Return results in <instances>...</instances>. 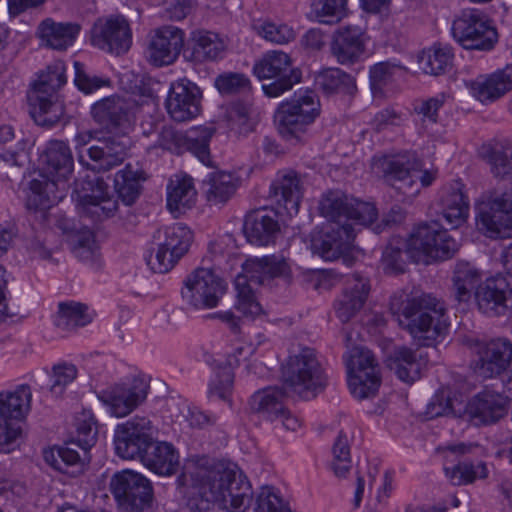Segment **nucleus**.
I'll return each instance as SVG.
<instances>
[{
	"label": "nucleus",
	"instance_id": "nucleus-1",
	"mask_svg": "<svg viewBox=\"0 0 512 512\" xmlns=\"http://www.w3.org/2000/svg\"><path fill=\"white\" fill-rule=\"evenodd\" d=\"M322 259L333 261L342 258L351 266L354 259L349 255L356 232L351 221L370 225L377 218L374 204L356 199L339 189L329 190L322 197Z\"/></svg>",
	"mask_w": 512,
	"mask_h": 512
},
{
	"label": "nucleus",
	"instance_id": "nucleus-2",
	"mask_svg": "<svg viewBox=\"0 0 512 512\" xmlns=\"http://www.w3.org/2000/svg\"><path fill=\"white\" fill-rule=\"evenodd\" d=\"M178 481L227 512H244L252 500V487L236 465H212L207 458L189 461Z\"/></svg>",
	"mask_w": 512,
	"mask_h": 512
},
{
	"label": "nucleus",
	"instance_id": "nucleus-3",
	"mask_svg": "<svg viewBox=\"0 0 512 512\" xmlns=\"http://www.w3.org/2000/svg\"><path fill=\"white\" fill-rule=\"evenodd\" d=\"M390 311L398 324L420 346H432L445 334L448 324L445 309L433 296L425 293L393 296Z\"/></svg>",
	"mask_w": 512,
	"mask_h": 512
},
{
	"label": "nucleus",
	"instance_id": "nucleus-4",
	"mask_svg": "<svg viewBox=\"0 0 512 512\" xmlns=\"http://www.w3.org/2000/svg\"><path fill=\"white\" fill-rule=\"evenodd\" d=\"M507 397L499 393L484 391L474 396L465 406L463 415L455 410L449 392L441 389L427 404L425 414L428 419L440 416H459L475 426L490 425L498 422L508 412Z\"/></svg>",
	"mask_w": 512,
	"mask_h": 512
},
{
	"label": "nucleus",
	"instance_id": "nucleus-5",
	"mask_svg": "<svg viewBox=\"0 0 512 512\" xmlns=\"http://www.w3.org/2000/svg\"><path fill=\"white\" fill-rule=\"evenodd\" d=\"M448 229L440 219L419 224L406 241V254L413 262L424 264L453 257L459 244Z\"/></svg>",
	"mask_w": 512,
	"mask_h": 512
},
{
	"label": "nucleus",
	"instance_id": "nucleus-6",
	"mask_svg": "<svg viewBox=\"0 0 512 512\" xmlns=\"http://www.w3.org/2000/svg\"><path fill=\"white\" fill-rule=\"evenodd\" d=\"M320 99L310 88H301L286 101L279 104L275 112V124L279 134L286 141H299L307 126L319 116Z\"/></svg>",
	"mask_w": 512,
	"mask_h": 512
},
{
	"label": "nucleus",
	"instance_id": "nucleus-7",
	"mask_svg": "<svg viewBox=\"0 0 512 512\" xmlns=\"http://www.w3.org/2000/svg\"><path fill=\"white\" fill-rule=\"evenodd\" d=\"M319 362L317 352L311 348H303L290 356L282 365L281 379L290 393L304 400L314 399L319 388Z\"/></svg>",
	"mask_w": 512,
	"mask_h": 512
},
{
	"label": "nucleus",
	"instance_id": "nucleus-8",
	"mask_svg": "<svg viewBox=\"0 0 512 512\" xmlns=\"http://www.w3.org/2000/svg\"><path fill=\"white\" fill-rule=\"evenodd\" d=\"M453 38L465 49L491 50L498 41L496 28L478 9H463L453 20Z\"/></svg>",
	"mask_w": 512,
	"mask_h": 512
},
{
	"label": "nucleus",
	"instance_id": "nucleus-9",
	"mask_svg": "<svg viewBox=\"0 0 512 512\" xmlns=\"http://www.w3.org/2000/svg\"><path fill=\"white\" fill-rule=\"evenodd\" d=\"M253 72L260 79H274L270 84L262 85L268 97H278L301 81V71L292 68L290 56L282 51L272 50L254 64Z\"/></svg>",
	"mask_w": 512,
	"mask_h": 512
},
{
	"label": "nucleus",
	"instance_id": "nucleus-10",
	"mask_svg": "<svg viewBox=\"0 0 512 512\" xmlns=\"http://www.w3.org/2000/svg\"><path fill=\"white\" fill-rule=\"evenodd\" d=\"M227 284L212 268L199 267L183 281V301L195 309H211L218 305Z\"/></svg>",
	"mask_w": 512,
	"mask_h": 512
},
{
	"label": "nucleus",
	"instance_id": "nucleus-11",
	"mask_svg": "<svg viewBox=\"0 0 512 512\" xmlns=\"http://www.w3.org/2000/svg\"><path fill=\"white\" fill-rule=\"evenodd\" d=\"M110 487L124 512H151L153 488L151 482L142 474L124 470L114 475Z\"/></svg>",
	"mask_w": 512,
	"mask_h": 512
},
{
	"label": "nucleus",
	"instance_id": "nucleus-12",
	"mask_svg": "<svg viewBox=\"0 0 512 512\" xmlns=\"http://www.w3.org/2000/svg\"><path fill=\"white\" fill-rule=\"evenodd\" d=\"M157 250L147 260L154 272L166 273L187 253L192 242V232L182 224H173L157 230L154 235Z\"/></svg>",
	"mask_w": 512,
	"mask_h": 512
},
{
	"label": "nucleus",
	"instance_id": "nucleus-13",
	"mask_svg": "<svg viewBox=\"0 0 512 512\" xmlns=\"http://www.w3.org/2000/svg\"><path fill=\"white\" fill-rule=\"evenodd\" d=\"M476 226L491 239L512 237V195L491 193L478 207Z\"/></svg>",
	"mask_w": 512,
	"mask_h": 512
},
{
	"label": "nucleus",
	"instance_id": "nucleus-14",
	"mask_svg": "<svg viewBox=\"0 0 512 512\" xmlns=\"http://www.w3.org/2000/svg\"><path fill=\"white\" fill-rule=\"evenodd\" d=\"M153 425L146 417L135 416L117 425L115 451L123 459H140L153 441Z\"/></svg>",
	"mask_w": 512,
	"mask_h": 512
},
{
	"label": "nucleus",
	"instance_id": "nucleus-15",
	"mask_svg": "<svg viewBox=\"0 0 512 512\" xmlns=\"http://www.w3.org/2000/svg\"><path fill=\"white\" fill-rule=\"evenodd\" d=\"M380 166L385 181L401 194L410 196L419 192L415 177L421 171L422 163L415 153L384 157Z\"/></svg>",
	"mask_w": 512,
	"mask_h": 512
},
{
	"label": "nucleus",
	"instance_id": "nucleus-16",
	"mask_svg": "<svg viewBox=\"0 0 512 512\" xmlns=\"http://www.w3.org/2000/svg\"><path fill=\"white\" fill-rule=\"evenodd\" d=\"M149 388L146 378L135 377L129 384L115 385L103 390L98 398L111 415L122 418L132 413L146 400Z\"/></svg>",
	"mask_w": 512,
	"mask_h": 512
},
{
	"label": "nucleus",
	"instance_id": "nucleus-17",
	"mask_svg": "<svg viewBox=\"0 0 512 512\" xmlns=\"http://www.w3.org/2000/svg\"><path fill=\"white\" fill-rule=\"evenodd\" d=\"M201 91L187 78L179 79L170 85L165 101L169 116L176 122H186L200 114Z\"/></svg>",
	"mask_w": 512,
	"mask_h": 512
},
{
	"label": "nucleus",
	"instance_id": "nucleus-18",
	"mask_svg": "<svg viewBox=\"0 0 512 512\" xmlns=\"http://www.w3.org/2000/svg\"><path fill=\"white\" fill-rule=\"evenodd\" d=\"M477 359L474 371L484 378L500 375L512 360V343L506 339H495L476 346Z\"/></svg>",
	"mask_w": 512,
	"mask_h": 512
},
{
	"label": "nucleus",
	"instance_id": "nucleus-19",
	"mask_svg": "<svg viewBox=\"0 0 512 512\" xmlns=\"http://www.w3.org/2000/svg\"><path fill=\"white\" fill-rule=\"evenodd\" d=\"M135 104L118 95H112L94 103L91 114L95 122L108 130L127 129L134 122Z\"/></svg>",
	"mask_w": 512,
	"mask_h": 512
},
{
	"label": "nucleus",
	"instance_id": "nucleus-20",
	"mask_svg": "<svg viewBox=\"0 0 512 512\" xmlns=\"http://www.w3.org/2000/svg\"><path fill=\"white\" fill-rule=\"evenodd\" d=\"M92 44L102 50L120 55L126 53L132 43L127 20L122 16L97 24L92 30Z\"/></svg>",
	"mask_w": 512,
	"mask_h": 512
},
{
	"label": "nucleus",
	"instance_id": "nucleus-21",
	"mask_svg": "<svg viewBox=\"0 0 512 512\" xmlns=\"http://www.w3.org/2000/svg\"><path fill=\"white\" fill-rule=\"evenodd\" d=\"M184 45V33L174 26L157 29L152 36L147 53L148 60L157 67L172 64Z\"/></svg>",
	"mask_w": 512,
	"mask_h": 512
},
{
	"label": "nucleus",
	"instance_id": "nucleus-22",
	"mask_svg": "<svg viewBox=\"0 0 512 512\" xmlns=\"http://www.w3.org/2000/svg\"><path fill=\"white\" fill-rule=\"evenodd\" d=\"M512 289L506 277L496 275L480 283L475 290L479 310L488 316L504 315Z\"/></svg>",
	"mask_w": 512,
	"mask_h": 512
},
{
	"label": "nucleus",
	"instance_id": "nucleus-23",
	"mask_svg": "<svg viewBox=\"0 0 512 512\" xmlns=\"http://www.w3.org/2000/svg\"><path fill=\"white\" fill-rule=\"evenodd\" d=\"M237 277L245 278L246 285H265L274 278H283L289 282L291 271L284 259L271 255L247 259Z\"/></svg>",
	"mask_w": 512,
	"mask_h": 512
},
{
	"label": "nucleus",
	"instance_id": "nucleus-24",
	"mask_svg": "<svg viewBox=\"0 0 512 512\" xmlns=\"http://www.w3.org/2000/svg\"><path fill=\"white\" fill-rule=\"evenodd\" d=\"M302 197L301 182L293 170L279 171L270 185L269 198L273 200L280 213L292 217L299 211Z\"/></svg>",
	"mask_w": 512,
	"mask_h": 512
},
{
	"label": "nucleus",
	"instance_id": "nucleus-25",
	"mask_svg": "<svg viewBox=\"0 0 512 512\" xmlns=\"http://www.w3.org/2000/svg\"><path fill=\"white\" fill-rule=\"evenodd\" d=\"M364 30L357 25H347L337 29L332 37L330 49L341 64L358 61L365 51Z\"/></svg>",
	"mask_w": 512,
	"mask_h": 512
},
{
	"label": "nucleus",
	"instance_id": "nucleus-26",
	"mask_svg": "<svg viewBox=\"0 0 512 512\" xmlns=\"http://www.w3.org/2000/svg\"><path fill=\"white\" fill-rule=\"evenodd\" d=\"M471 94L483 104L492 103L512 90V64L488 77L480 76L466 83Z\"/></svg>",
	"mask_w": 512,
	"mask_h": 512
},
{
	"label": "nucleus",
	"instance_id": "nucleus-27",
	"mask_svg": "<svg viewBox=\"0 0 512 512\" xmlns=\"http://www.w3.org/2000/svg\"><path fill=\"white\" fill-rule=\"evenodd\" d=\"M44 174L56 186L59 182H66L73 173L72 152L64 141L52 140L45 150Z\"/></svg>",
	"mask_w": 512,
	"mask_h": 512
},
{
	"label": "nucleus",
	"instance_id": "nucleus-28",
	"mask_svg": "<svg viewBox=\"0 0 512 512\" xmlns=\"http://www.w3.org/2000/svg\"><path fill=\"white\" fill-rule=\"evenodd\" d=\"M371 291L370 280L359 273L347 280V288L336 306L337 317L343 322L350 321L364 306Z\"/></svg>",
	"mask_w": 512,
	"mask_h": 512
},
{
	"label": "nucleus",
	"instance_id": "nucleus-29",
	"mask_svg": "<svg viewBox=\"0 0 512 512\" xmlns=\"http://www.w3.org/2000/svg\"><path fill=\"white\" fill-rule=\"evenodd\" d=\"M243 232L251 244L267 246L275 242L280 226L274 215L265 209H258L246 215Z\"/></svg>",
	"mask_w": 512,
	"mask_h": 512
},
{
	"label": "nucleus",
	"instance_id": "nucleus-30",
	"mask_svg": "<svg viewBox=\"0 0 512 512\" xmlns=\"http://www.w3.org/2000/svg\"><path fill=\"white\" fill-rule=\"evenodd\" d=\"M289 390L283 385L267 386L252 394L249 406L252 412L263 419L275 421L280 418L286 407Z\"/></svg>",
	"mask_w": 512,
	"mask_h": 512
},
{
	"label": "nucleus",
	"instance_id": "nucleus-31",
	"mask_svg": "<svg viewBox=\"0 0 512 512\" xmlns=\"http://www.w3.org/2000/svg\"><path fill=\"white\" fill-rule=\"evenodd\" d=\"M139 460L146 468L161 476L173 475L179 467V454L175 447L166 441L153 439Z\"/></svg>",
	"mask_w": 512,
	"mask_h": 512
},
{
	"label": "nucleus",
	"instance_id": "nucleus-32",
	"mask_svg": "<svg viewBox=\"0 0 512 512\" xmlns=\"http://www.w3.org/2000/svg\"><path fill=\"white\" fill-rule=\"evenodd\" d=\"M224 51L225 44L217 34L209 31H195L184 50V56L190 61L202 63L221 58Z\"/></svg>",
	"mask_w": 512,
	"mask_h": 512
},
{
	"label": "nucleus",
	"instance_id": "nucleus-33",
	"mask_svg": "<svg viewBox=\"0 0 512 512\" xmlns=\"http://www.w3.org/2000/svg\"><path fill=\"white\" fill-rule=\"evenodd\" d=\"M387 365L400 380L413 383L420 378L426 360L416 351L399 347L390 356Z\"/></svg>",
	"mask_w": 512,
	"mask_h": 512
},
{
	"label": "nucleus",
	"instance_id": "nucleus-34",
	"mask_svg": "<svg viewBox=\"0 0 512 512\" xmlns=\"http://www.w3.org/2000/svg\"><path fill=\"white\" fill-rule=\"evenodd\" d=\"M80 32V26L71 22H55L51 18L43 20L38 27V35L46 46L55 50H65L71 46Z\"/></svg>",
	"mask_w": 512,
	"mask_h": 512
},
{
	"label": "nucleus",
	"instance_id": "nucleus-35",
	"mask_svg": "<svg viewBox=\"0 0 512 512\" xmlns=\"http://www.w3.org/2000/svg\"><path fill=\"white\" fill-rule=\"evenodd\" d=\"M193 179L188 175H174L167 185V208L172 213H184L196 201Z\"/></svg>",
	"mask_w": 512,
	"mask_h": 512
},
{
	"label": "nucleus",
	"instance_id": "nucleus-36",
	"mask_svg": "<svg viewBox=\"0 0 512 512\" xmlns=\"http://www.w3.org/2000/svg\"><path fill=\"white\" fill-rule=\"evenodd\" d=\"M441 206L442 217L440 220L444 221L448 227L454 229L465 222L468 216L469 202L463 194L459 183L442 195Z\"/></svg>",
	"mask_w": 512,
	"mask_h": 512
},
{
	"label": "nucleus",
	"instance_id": "nucleus-37",
	"mask_svg": "<svg viewBox=\"0 0 512 512\" xmlns=\"http://www.w3.org/2000/svg\"><path fill=\"white\" fill-rule=\"evenodd\" d=\"M29 100L30 115L37 125L50 128L63 119L65 107L58 97L30 95Z\"/></svg>",
	"mask_w": 512,
	"mask_h": 512
},
{
	"label": "nucleus",
	"instance_id": "nucleus-38",
	"mask_svg": "<svg viewBox=\"0 0 512 512\" xmlns=\"http://www.w3.org/2000/svg\"><path fill=\"white\" fill-rule=\"evenodd\" d=\"M31 398V389L28 385H20L13 391L0 392V418H24L30 410Z\"/></svg>",
	"mask_w": 512,
	"mask_h": 512
},
{
	"label": "nucleus",
	"instance_id": "nucleus-39",
	"mask_svg": "<svg viewBox=\"0 0 512 512\" xmlns=\"http://www.w3.org/2000/svg\"><path fill=\"white\" fill-rule=\"evenodd\" d=\"M144 180H146L145 172L130 163L116 173L115 190L125 205L130 206L135 203L141 192V182Z\"/></svg>",
	"mask_w": 512,
	"mask_h": 512
},
{
	"label": "nucleus",
	"instance_id": "nucleus-40",
	"mask_svg": "<svg viewBox=\"0 0 512 512\" xmlns=\"http://www.w3.org/2000/svg\"><path fill=\"white\" fill-rule=\"evenodd\" d=\"M480 271L469 262L459 261L453 271V296L459 304L467 303L480 284Z\"/></svg>",
	"mask_w": 512,
	"mask_h": 512
},
{
	"label": "nucleus",
	"instance_id": "nucleus-41",
	"mask_svg": "<svg viewBox=\"0 0 512 512\" xmlns=\"http://www.w3.org/2000/svg\"><path fill=\"white\" fill-rule=\"evenodd\" d=\"M205 195L211 205H221L226 203L236 192L238 179L231 173L225 171H216L210 173L207 180Z\"/></svg>",
	"mask_w": 512,
	"mask_h": 512
},
{
	"label": "nucleus",
	"instance_id": "nucleus-42",
	"mask_svg": "<svg viewBox=\"0 0 512 512\" xmlns=\"http://www.w3.org/2000/svg\"><path fill=\"white\" fill-rule=\"evenodd\" d=\"M66 68L62 61H55L47 66L33 84V96L58 97L57 90L66 83Z\"/></svg>",
	"mask_w": 512,
	"mask_h": 512
},
{
	"label": "nucleus",
	"instance_id": "nucleus-43",
	"mask_svg": "<svg viewBox=\"0 0 512 512\" xmlns=\"http://www.w3.org/2000/svg\"><path fill=\"white\" fill-rule=\"evenodd\" d=\"M87 306L79 302H61L55 317V325L62 330H73L91 322Z\"/></svg>",
	"mask_w": 512,
	"mask_h": 512
},
{
	"label": "nucleus",
	"instance_id": "nucleus-44",
	"mask_svg": "<svg viewBox=\"0 0 512 512\" xmlns=\"http://www.w3.org/2000/svg\"><path fill=\"white\" fill-rule=\"evenodd\" d=\"M305 251L303 252V280L305 282L314 281V288L320 287V269L312 267L317 264L320 258V230L315 228L308 236L303 239Z\"/></svg>",
	"mask_w": 512,
	"mask_h": 512
},
{
	"label": "nucleus",
	"instance_id": "nucleus-45",
	"mask_svg": "<svg viewBox=\"0 0 512 512\" xmlns=\"http://www.w3.org/2000/svg\"><path fill=\"white\" fill-rule=\"evenodd\" d=\"M452 62L453 54L449 47L433 46L419 57V63L422 65L424 72L434 76L444 74L450 70Z\"/></svg>",
	"mask_w": 512,
	"mask_h": 512
},
{
	"label": "nucleus",
	"instance_id": "nucleus-46",
	"mask_svg": "<svg viewBox=\"0 0 512 512\" xmlns=\"http://www.w3.org/2000/svg\"><path fill=\"white\" fill-rule=\"evenodd\" d=\"M483 159L489 164L495 178L506 179L512 175V148L485 147Z\"/></svg>",
	"mask_w": 512,
	"mask_h": 512
},
{
	"label": "nucleus",
	"instance_id": "nucleus-47",
	"mask_svg": "<svg viewBox=\"0 0 512 512\" xmlns=\"http://www.w3.org/2000/svg\"><path fill=\"white\" fill-rule=\"evenodd\" d=\"M357 90L352 76L339 68L322 70V92L331 95L334 93L353 94Z\"/></svg>",
	"mask_w": 512,
	"mask_h": 512
},
{
	"label": "nucleus",
	"instance_id": "nucleus-48",
	"mask_svg": "<svg viewBox=\"0 0 512 512\" xmlns=\"http://www.w3.org/2000/svg\"><path fill=\"white\" fill-rule=\"evenodd\" d=\"M346 366L348 375L380 373L374 354L366 347H353L347 352Z\"/></svg>",
	"mask_w": 512,
	"mask_h": 512
},
{
	"label": "nucleus",
	"instance_id": "nucleus-49",
	"mask_svg": "<svg viewBox=\"0 0 512 512\" xmlns=\"http://www.w3.org/2000/svg\"><path fill=\"white\" fill-rule=\"evenodd\" d=\"M44 459L52 468L65 474H74L75 471H70V469L81 466L78 452L68 446L45 450Z\"/></svg>",
	"mask_w": 512,
	"mask_h": 512
},
{
	"label": "nucleus",
	"instance_id": "nucleus-50",
	"mask_svg": "<svg viewBox=\"0 0 512 512\" xmlns=\"http://www.w3.org/2000/svg\"><path fill=\"white\" fill-rule=\"evenodd\" d=\"M71 250L76 258L91 265H96L100 257L99 247L90 230L81 231L73 236Z\"/></svg>",
	"mask_w": 512,
	"mask_h": 512
},
{
	"label": "nucleus",
	"instance_id": "nucleus-51",
	"mask_svg": "<svg viewBox=\"0 0 512 512\" xmlns=\"http://www.w3.org/2000/svg\"><path fill=\"white\" fill-rule=\"evenodd\" d=\"M380 385V373L348 375L350 393L359 400L375 397Z\"/></svg>",
	"mask_w": 512,
	"mask_h": 512
},
{
	"label": "nucleus",
	"instance_id": "nucleus-52",
	"mask_svg": "<svg viewBox=\"0 0 512 512\" xmlns=\"http://www.w3.org/2000/svg\"><path fill=\"white\" fill-rule=\"evenodd\" d=\"M215 132L213 127H198L186 137L188 149L206 166H210L209 141Z\"/></svg>",
	"mask_w": 512,
	"mask_h": 512
},
{
	"label": "nucleus",
	"instance_id": "nucleus-53",
	"mask_svg": "<svg viewBox=\"0 0 512 512\" xmlns=\"http://www.w3.org/2000/svg\"><path fill=\"white\" fill-rule=\"evenodd\" d=\"M235 288L237 291L235 308L244 316L255 317L261 314L262 307L257 301L252 286L246 285L243 277H236Z\"/></svg>",
	"mask_w": 512,
	"mask_h": 512
},
{
	"label": "nucleus",
	"instance_id": "nucleus-54",
	"mask_svg": "<svg viewBox=\"0 0 512 512\" xmlns=\"http://www.w3.org/2000/svg\"><path fill=\"white\" fill-rule=\"evenodd\" d=\"M445 471L451 483L456 486L472 483L476 478H486L488 474L484 462H480L476 466L468 463H460L452 469L446 468Z\"/></svg>",
	"mask_w": 512,
	"mask_h": 512
},
{
	"label": "nucleus",
	"instance_id": "nucleus-55",
	"mask_svg": "<svg viewBox=\"0 0 512 512\" xmlns=\"http://www.w3.org/2000/svg\"><path fill=\"white\" fill-rule=\"evenodd\" d=\"M333 461L331 469L338 478H344L351 469L350 447L345 434L342 432L337 436L332 446Z\"/></svg>",
	"mask_w": 512,
	"mask_h": 512
},
{
	"label": "nucleus",
	"instance_id": "nucleus-56",
	"mask_svg": "<svg viewBox=\"0 0 512 512\" xmlns=\"http://www.w3.org/2000/svg\"><path fill=\"white\" fill-rule=\"evenodd\" d=\"M254 29L266 41L274 44H287L296 37L293 28L287 24H276L274 22L265 21L254 25Z\"/></svg>",
	"mask_w": 512,
	"mask_h": 512
},
{
	"label": "nucleus",
	"instance_id": "nucleus-57",
	"mask_svg": "<svg viewBox=\"0 0 512 512\" xmlns=\"http://www.w3.org/2000/svg\"><path fill=\"white\" fill-rule=\"evenodd\" d=\"M254 512H291V509L274 488L265 486L256 496Z\"/></svg>",
	"mask_w": 512,
	"mask_h": 512
},
{
	"label": "nucleus",
	"instance_id": "nucleus-58",
	"mask_svg": "<svg viewBox=\"0 0 512 512\" xmlns=\"http://www.w3.org/2000/svg\"><path fill=\"white\" fill-rule=\"evenodd\" d=\"M76 442L84 450L91 448L96 442L97 427L90 411L84 410L76 418Z\"/></svg>",
	"mask_w": 512,
	"mask_h": 512
},
{
	"label": "nucleus",
	"instance_id": "nucleus-59",
	"mask_svg": "<svg viewBox=\"0 0 512 512\" xmlns=\"http://www.w3.org/2000/svg\"><path fill=\"white\" fill-rule=\"evenodd\" d=\"M215 86L224 95L245 93L251 89L249 78L242 73L236 72L220 74L215 79Z\"/></svg>",
	"mask_w": 512,
	"mask_h": 512
},
{
	"label": "nucleus",
	"instance_id": "nucleus-60",
	"mask_svg": "<svg viewBox=\"0 0 512 512\" xmlns=\"http://www.w3.org/2000/svg\"><path fill=\"white\" fill-rule=\"evenodd\" d=\"M77 376V368L73 364H57L52 368L50 391L55 396H60L66 386L73 382Z\"/></svg>",
	"mask_w": 512,
	"mask_h": 512
},
{
	"label": "nucleus",
	"instance_id": "nucleus-61",
	"mask_svg": "<svg viewBox=\"0 0 512 512\" xmlns=\"http://www.w3.org/2000/svg\"><path fill=\"white\" fill-rule=\"evenodd\" d=\"M234 375L230 367H219L209 384V394L227 400L233 387Z\"/></svg>",
	"mask_w": 512,
	"mask_h": 512
},
{
	"label": "nucleus",
	"instance_id": "nucleus-62",
	"mask_svg": "<svg viewBox=\"0 0 512 512\" xmlns=\"http://www.w3.org/2000/svg\"><path fill=\"white\" fill-rule=\"evenodd\" d=\"M109 152V149H106L101 141L98 140L97 144L87 149L89 158L94 162L92 166L87 167L93 171L107 172L116 166H119Z\"/></svg>",
	"mask_w": 512,
	"mask_h": 512
},
{
	"label": "nucleus",
	"instance_id": "nucleus-63",
	"mask_svg": "<svg viewBox=\"0 0 512 512\" xmlns=\"http://www.w3.org/2000/svg\"><path fill=\"white\" fill-rule=\"evenodd\" d=\"M109 152V149H106L101 141L98 140L97 144L87 149L89 158L94 162L92 166L87 167L93 171L107 172L116 166H119Z\"/></svg>",
	"mask_w": 512,
	"mask_h": 512
},
{
	"label": "nucleus",
	"instance_id": "nucleus-64",
	"mask_svg": "<svg viewBox=\"0 0 512 512\" xmlns=\"http://www.w3.org/2000/svg\"><path fill=\"white\" fill-rule=\"evenodd\" d=\"M99 140L104 145V147H106V149H109V153L119 165L124 162L128 156V151L132 144V141L128 135L123 133L119 135L108 136Z\"/></svg>",
	"mask_w": 512,
	"mask_h": 512
}]
</instances>
